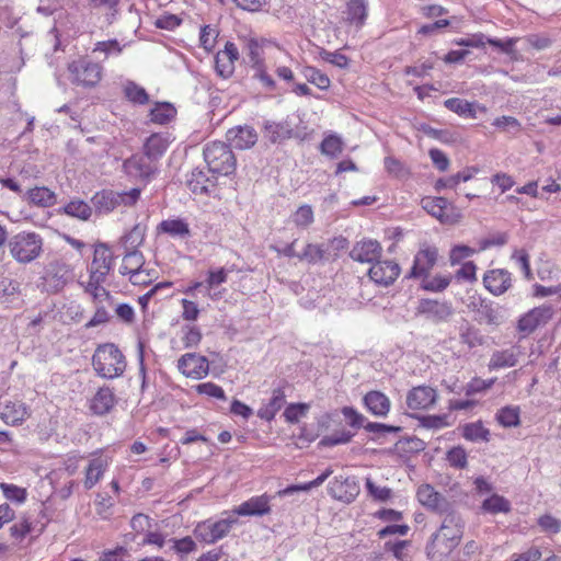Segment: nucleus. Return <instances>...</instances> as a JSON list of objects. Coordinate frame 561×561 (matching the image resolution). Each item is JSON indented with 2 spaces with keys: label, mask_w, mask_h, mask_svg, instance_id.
I'll use <instances>...</instances> for the list:
<instances>
[{
  "label": "nucleus",
  "mask_w": 561,
  "mask_h": 561,
  "mask_svg": "<svg viewBox=\"0 0 561 561\" xmlns=\"http://www.w3.org/2000/svg\"><path fill=\"white\" fill-rule=\"evenodd\" d=\"M444 105L447 110L458 114L461 117L466 118H476L477 112L476 108L478 107L482 112H485L486 108L484 106H479L478 104L473 102H469L463 99L459 98H450L445 100Z\"/></svg>",
  "instance_id": "nucleus-31"
},
{
  "label": "nucleus",
  "mask_w": 561,
  "mask_h": 561,
  "mask_svg": "<svg viewBox=\"0 0 561 561\" xmlns=\"http://www.w3.org/2000/svg\"><path fill=\"white\" fill-rule=\"evenodd\" d=\"M328 490L334 499L352 503L359 494L360 488L355 477H335L330 481Z\"/></svg>",
  "instance_id": "nucleus-11"
},
{
  "label": "nucleus",
  "mask_w": 561,
  "mask_h": 561,
  "mask_svg": "<svg viewBox=\"0 0 561 561\" xmlns=\"http://www.w3.org/2000/svg\"><path fill=\"white\" fill-rule=\"evenodd\" d=\"M422 208L430 215L438 219L442 224H457L461 214L445 197H424L421 201Z\"/></svg>",
  "instance_id": "nucleus-8"
},
{
  "label": "nucleus",
  "mask_w": 561,
  "mask_h": 561,
  "mask_svg": "<svg viewBox=\"0 0 561 561\" xmlns=\"http://www.w3.org/2000/svg\"><path fill=\"white\" fill-rule=\"evenodd\" d=\"M293 126L288 119L282 122L264 121L262 134L271 144H279L293 137Z\"/></svg>",
  "instance_id": "nucleus-24"
},
{
  "label": "nucleus",
  "mask_w": 561,
  "mask_h": 561,
  "mask_svg": "<svg viewBox=\"0 0 561 561\" xmlns=\"http://www.w3.org/2000/svg\"><path fill=\"white\" fill-rule=\"evenodd\" d=\"M492 125L508 134H517L522 130L520 123L513 116L503 115L501 117H496Z\"/></svg>",
  "instance_id": "nucleus-62"
},
{
  "label": "nucleus",
  "mask_w": 561,
  "mask_h": 561,
  "mask_svg": "<svg viewBox=\"0 0 561 561\" xmlns=\"http://www.w3.org/2000/svg\"><path fill=\"white\" fill-rule=\"evenodd\" d=\"M169 542L172 543L170 550L181 557L197 551V543L191 536H185L180 539L171 538L169 539Z\"/></svg>",
  "instance_id": "nucleus-51"
},
{
  "label": "nucleus",
  "mask_w": 561,
  "mask_h": 561,
  "mask_svg": "<svg viewBox=\"0 0 561 561\" xmlns=\"http://www.w3.org/2000/svg\"><path fill=\"white\" fill-rule=\"evenodd\" d=\"M26 198L31 204L41 207H50L55 204L56 195L45 186L34 187L27 191Z\"/></svg>",
  "instance_id": "nucleus-36"
},
{
  "label": "nucleus",
  "mask_w": 561,
  "mask_h": 561,
  "mask_svg": "<svg viewBox=\"0 0 561 561\" xmlns=\"http://www.w3.org/2000/svg\"><path fill=\"white\" fill-rule=\"evenodd\" d=\"M245 56L249 67L265 61L263 58V47L255 38L248 39L245 44Z\"/></svg>",
  "instance_id": "nucleus-59"
},
{
  "label": "nucleus",
  "mask_w": 561,
  "mask_h": 561,
  "mask_svg": "<svg viewBox=\"0 0 561 561\" xmlns=\"http://www.w3.org/2000/svg\"><path fill=\"white\" fill-rule=\"evenodd\" d=\"M304 78L320 90H328L331 85L330 78L312 66H305L301 70Z\"/></svg>",
  "instance_id": "nucleus-46"
},
{
  "label": "nucleus",
  "mask_w": 561,
  "mask_h": 561,
  "mask_svg": "<svg viewBox=\"0 0 561 561\" xmlns=\"http://www.w3.org/2000/svg\"><path fill=\"white\" fill-rule=\"evenodd\" d=\"M30 414V408L20 400L10 399L0 403V417L9 425L21 424Z\"/></svg>",
  "instance_id": "nucleus-19"
},
{
  "label": "nucleus",
  "mask_w": 561,
  "mask_h": 561,
  "mask_svg": "<svg viewBox=\"0 0 561 561\" xmlns=\"http://www.w3.org/2000/svg\"><path fill=\"white\" fill-rule=\"evenodd\" d=\"M332 473H333V470L331 468H328L323 473H321L314 480L304 483V484H299V485H296V484L289 485L283 490H279L278 492H276V494L279 497H285V496L291 495L298 491H309L313 488L320 486Z\"/></svg>",
  "instance_id": "nucleus-39"
},
{
  "label": "nucleus",
  "mask_w": 561,
  "mask_h": 561,
  "mask_svg": "<svg viewBox=\"0 0 561 561\" xmlns=\"http://www.w3.org/2000/svg\"><path fill=\"white\" fill-rule=\"evenodd\" d=\"M354 435L355 433L350 431H337L330 435L323 436L319 442V445L323 447H333L341 444H347L352 440Z\"/></svg>",
  "instance_id": "nucleus-60"
},
{
  "label": "nucleus",
  "mask_w": 561,
  "mask_h": 561,
  "mask_svg": "<svg viewBox=\"0 0 561 561\" xmlns=\"http://www.w3.org/2000/svg\"><path fill=\"white\" fill-rule=\"evenodd\" d=\"M381 245L376 240H363L357 242L350 252V256L360 263L377 262L381 256Z\"/></svg>",
  "instance_id": "nucleus-22"
},
{
  "label": "nucleus",
  "mask_w": 561,
  "mask_h": 561,
  "mask_svg": "<svg viewBox=\"0 0 561 561\" xmlns=\"http://www.w3.org/2000/svg\"><path fill=\"white\" fill-rule=\"evenodd\" d=\"M123 171L131 181L147 184L157 173L158 167L145 154L136 153L123 162Z\"/></svg>",
  "instance_id": "nucleus-7"
},
{
  "label": "nucleus",
  "mask_w": 561,
  "mask_h": 561,
  "mask_svg": "<svg viewBox=\"0 0 561 561\" xmlns=\"http://www.w3.org/2000/svg\"><path fill=\"white\" fill-rule=\"evenodd\" d=\"M365 486L368 495L377 502H387L392 496V490L388 486L377 485L371 478L367 477L365 480Z\"/></svg>",
  "instance_id": "nucleus-53"
},
{
  "label": "nucleus",
  "mask_w": 561,
  "mask_h": 561,
  "mask_svg": "<svg viewBox=\"0 0 561 561\" xmlns=\"http://www.w3.org/2000/svg\"><path fill=\"white\" fill-rule=\"evenodd\" d=\"M203 156L209 173L217 176H229L234 173L237 159L229 145L222 141L206 144Z\"/></svg>",
  "instance_id": "nucleus-1"
},
{
  "label": "nucleus",
  "mask_w": 561,
  "mask_h": 561,
  "mask_svg": "<svg viewBox=\"0 0 561 561\" xmlns=\"http://www.w3.org/2000/svg\"><path fill=\"white\" fill-rule=\"evenodd\" d=\"M222 515L226 517L218 520L206 519L197 523L193 529L195 538L201 542L213 545L228 536L230 530L238 523V519L231 512H224Z\"/></svg>",
  "instance_id": "nucleus-5"
},
{
  "label": "nucleus",
  "mask_w": 561,
  "mask_h": 561,
  "mask_svg": "<svg viewBox=\"0 0 561 561\" xmlns=\"http://www.w3.org/2000/svg\"><path fill=\"white\" fill-rule=\"evenodd\" d=\"M453 314L454 307L451 302L446 300L423 298L416 307V316H421L435 324L448 321Z\"/></svg>",
  "instance_id": "nucleus-9"
},
{
  "label": "nucleus",
  "mask_w": 561,
  "mask_h": 561,
  "mask_svg": "<svg viewBox=\"0 0 561 561\" xmlns=\"http://www.w3.org/2000/svg\"><path fill=\"white\" fill-rule=\"evenodd\" d=\"M169 147V140L161 134H152L144 144V153L150 160L157 161L165 153Z\"/></svg>",
  "instance_id": "nucleus-30"
},
{
  "label": "nucleus",
  "mask_w": 561,
  "mask_h": 561,
  "mask_svg": "<svg viewBox=\"0 0 561 561\" xmlns=\"http://www.w3.org/2000/svg\"><path fill=\"white\" fill-rule=\"evenodd\" d=\"M367 411L376 417H386L391 409L390 399L381 391L371 390L363 397Z\"/></svg>",
  "instance_id": "nucleus-26"
},
{
  "label": "nucleus",
  "mask_w": 561,
  "mask_h": 561,
  "mask_svg": "<svg viewBox=\"0 0 561 561\" xmlns=\"http://www.w3.org/2000/svg\"><path fill=\"white\" fill-rule=\"evenodd\" d=\"M417 501L427 510L445 514L450 510L448 500L437 492L431 484H422L416 492Z\"/></svg>",
  "instance_id": "nucleus-15"
},
{
  "label": "nucleus",
  "mask_w": 561,
  "mask_h": 561,
  "mask_svg": "<svg viewBox=\"0 0 561 561\" xmlns=\"http://www.w3.org/2000/svg\"><path fill=\"white\" fill-rule=\"evenodd\" d=\"M293 222L301 229L308 228L314 220L310 205H301L291 216Z\"/></svg>",
  "instance_id": "nucleus-61"
},
{
  "label": "nucleus",
  "mask_w": 561,
  "mask_h": 561,
  "mask_svg": "<svg viewBox=\"0 0 561 561\" xmlns=\"http://www.w3.org/2000/svg\"><path fill=\"white\" fill-rule=\"evenodd\" d=\"M450 282V275H435L433 277L427 275L422 278L421 288L426 291L440 293L449 286Z\"/></svg>",
  "instance_id": "nucleus-48"
},
{
  "label": "nucleus",
  "mask_w": 561,
  "mask_h": 561,
  "mask_svg": "<svg viewBox=\"0 0 561 561\" xmlns=\"http://www.w3.org/2000/svg\"><path fill=\"white\" fill-rule=\"evenodd\" d=\"M9 249L12 257L19 263H31L43 251V238L36 232L22 231L9 240Z\"/></svg>",
  "instance_id": "nucleus-3"
},
{
  "label": "nucleus",
  "mask_w": 561,
  "mask_h": 561,
  "mask_svg": "<svg viewBox=\"0 0 561 561\" xmlns=\"http://www.w3.org/2000/svg\"><path fill=\"white\" fill-rule=\"evenodd\" d=\"M123 91L125 98L134 104L145 105L149 103V94L142 87L137 84L135 81H126Z\"/></svg>",
  "instance_id": "nucleus-42"
},
{
  "label": "nucleus",
  "mask_w": 561,
  "mask_h": 561,
  "mask_svg": "<svg viewBox=\"0 0 561 561\" xmlns=\"http://www.w3.org/2000/svg\"><path fill=\"white\" fill-rule=\"evenodd\" d=\"M465 523L461 516L455 512H447L437 534L443 535L455 545H459L463 535Z\"/></svg>",
  "instance_id": "nucleus-25"
},
{
  "label": "nucleus",
  "mask_w": 561,
  "mask_h": 561,
  "mask_svg": "<svg viewBox=\"0 0 561 561\" xmlns=\"http://www.w3.org/2000/svg\"><path fill=\"white\" fill-rule=\"evenodd\" d=\"M346 20L356 27H362L368 16V2L366 0H350L346 5Z\"/></svg>",
  "instance_id": "nucleus-33"
},
{
  "label": "nucleus",
  "mask_w": 561,
  "mask_h": 561,
  "mask_svg": "<svg viewBox=\"0 0 561 561\" xmlns=\"http://www.w3.org/2000/svg\"><path fill=\"white\" fill-rule=\"evenodd\" d=\"M239 49L232 42H226L222 50L215 56L216 73L222 79L230 78L234 72V62L239 59Z\"/></svg>",
  "instance_id": "nucleus-16"
},
{
  "label": "nucleus",
  "mask_w": 561,
  "mask_h": 561,
  "mask_svg": "<svg viewBox=\"0 0 561 561\" xmlns=\"http://www.w3.org/2000/svg\"><path fill=\"white\" fill-rule=\"evenodd\" d=\"M478 316L480 322H485L491 325H499L501 323L499 312L491 304L482 302L478 309Z\"/></svg>",
  "instance_id": "nucleus-64"
},
{
  "label": "nucleus",
  "mask_w": 561,
  "mask_h": 561,
  "mask_svg": "<svg viewBox=\"0 0 561 561\" xmlns=\"http://www.w3.org/2000/svg\"><path fill=\"white\" fill-rule=\"evenodd\" d=\"M482 510L491 514L508 513L511 503L505 497L493 494L483 501Z\"/></svg>",
  "instance_id": "nucleus-50"
},
{
  "label": "nucleus",
  "mask_w": 561,
  "mask_h": 561,
  "mask_svg": "<svg viewBox=\"0 0 561 561\" xmlns=\"http://www.w3.org/2000/svg\"><path fill=\"white\" fill-rule=\"evenodd\" d=\"M438 259V250L435 247H425L417 251L409 277L424 278L430 275Z\"/></svg>",
  "instance_id": "nucleus-17"
},
{
  "label": "nucleus",
  "mask_w": 561,
  "mask_h": 561,
  "mask_svg": "<svg viewBox=\"0 0 561 561\" xmlns=\"http://www.w3.org/2000/svg\"><path fill=\"white\" fill-rule=\"evenodd\" d=\"M321 153L336 158L343 151V141L336 135L325 137L320 145Z\"/></svg>",
  "instance_id": "nucleus-56"
},
{
  "label": "nucleus",
  "mask_w": 561,
  "mask_h": 561,
  "mask_svg": "<svg viewBox=\"0 0 561 561\" xmlns=\"http://www.w3.org/2000/svg\"><path fill=\"white\" fill-rule=\"evenodd\" d=\"M159 233H165L172 238L185 239L191 236L188 224L181 218L162 220L158 227Z\"/></svg>",
  "instance_id": "nucleus-32"
},
{
  "label": "nucleus",
  "mask_w": 561,
  "mask_h": 561,
  "mask_svg": "<svg viewBox=\"0 0 561 561\" xmlns=\"http://www.w3.org/2000/svg\"><path fill=\"white\" fill-rule=\"evenodd\" d=\"M62 213L73 218L88 220L92 215V207L82 199H72L62 207Z\"/></svg>",
  "instance_id": "nucleus-41"
},
{
  "label": "nucleus",
  "mask_w": 561,
  "mask_h": 561,
  "mask_svg": "<svg viewBox=\"0 0 561 561\" xmlns=\"http://www.w3.org/2000/svg\"><path fill=\"white\" fill-rule=\"evenodd\" d=\"M92 366L102 378L113 379L124 373L126 365L119 348L112 343H106L95 350Z\"/></svg>",
  "instance_id": "nucleus-2"
},
{
  "label": "nucleus",
  "mask_w": 561,
  "mask_h": 561,
  "mask_svg": "<svg viewBox=\"0 0 561 561\" xmlns=\"http://www.w3.org/2000/svg\"><path fill=\"white\" fill-rule=\"evenodd\" d=\"M401 268L393 260H378L368 270L369 278L377 285L388 287L399 277Z\"/></svg>",
  "instance_id": "nucleus-10"
},
{
  "label": "nucleus",
  "mask_w": 561,
  "mask_h": 561,
  "mask_svg": "<svg viewBox=\"0 0 561 561\" xmlns=\"http://www.w3.org/2000/svg\"><path fill=\"white\" fill-rule=\"evenodd\" d=\"M462 436L470 442H489L490 432L485 428L481 421L466 424L463 426Z\"/></svg>",
  "instance_id": "nucleus-47"
},
{
  "label": "nucleus",
  "mask_w": 561,
  "mask_h": 561,
  "mask_svg": "<svg viewBox=\"0 0 561 561\" xmlns=\"http://www.w3.org/2000/svg\"><path fill=\"white\" fill-rule=\"evenodd\" d=\"M552 316L553 309L550 305L536 307L519 318L517 329L519 332L528 335L538 327L545 325Z\"/></svg>",
  "instance_id": "nucleus-13"
},
{
  "label": "nucleus",
  "mask_w": 561,
  "mask_h": 561,
  "mask_svg": "<svg viewBox=\"0 0 561 561\" xmlns=\"http://www.w3.org/2000/svg\"><path fill=\"white\" fill-rule=\"evenodd\" d=\"M325 250L320 244L308 243L297 259L309 264H316L324 257Z\"/></svg>",
  "instance_id": "nucleus-58"
},
{
  "label": "nucleus",
  "mask_w": 561,
  "mask_h": 561,
  "mask_svg": "<svg viewBox=\"0 0 561 561\" xmlns=\"http://www.w3.org/2000/svg\"><path fill=\"white\" fill-rule=\"evenodd\" d=\"M117 403L114 390L104 386L98 389L89 402V410L92 414L103 416L108 414Z\"/></svg>",
  "instance_id": "nucleus-18"
},
{
  "label": "nucleus",
  "mask_w": 561,
  "mask_h": 561,
  "mask_svg": "<svg viewBox=\"0 0 561 561\" xmlns=\"http://www.w3.org/2000/svg\"><path fill=\"white\" fill-rule=\"evenodd\" d=\"M145 240V227L137 224L129 232L122 237V245L125 251H138L137 248L142 244Z\"/></svg>",
  "instance_id": "nucleus-44"
},
{
  "label": "nucleus",
  "mask_w": 561,
  "mask_h": 561,
  "mask_svg": "<svg viewBox=\"0 0 561 561\" xmlns=\"http://www.w3.org/2000/svg\"><path fill=\"white\" fill-rule=\"evenodd\" d=\"M20 301L19 284L11 279L0 280V302L7 307L16 305Z\"/></svg>",
  "instance_id": "nucleus-37"
},
{
  "label": "nucleus",
  "mask_w": 561,
  "mask_h": 561,
  "mask_svg": "<svg viewBox=\"0 0 561 561\" xmlns=\"http://www.w3.org/2000/svg\"><path fill=\"white\" fill-rule=\"evenodd\" d=\"M364 430L369 433H373L375 436L371 437V439L379 442L381 444V438L386 437L388 434L400 432L401 427L367 421Z\"/></svg>",
  "instance_id": "nucleus-52"
},
{
  "label": "nucleus",
  "mask_w": 561,
  "mask_h": 561,
  "mask_svg": "<svg viewBox=\"0 0 561 561\" xmlns=\"http://www.w3.org/2000/svg\"><path fill=\"white\" fill-rule=\"evenodd\" d=\"M278 496L277 494L274 495ZM273 496L264 493L262 495L252 496L249 500L242 502L240 505L236 506L231 514L238 516H247V517H262L268 515L272 511L271 500Z\"/></svg>",
  "instance_id": "nucleus-12"
},
{
  "label": "nucleus",
  "mask_w": 561,
  "mask_h": 561,
  "mask_svg": "<svg viewBox=\"0 0 561 561\" xmlns=\"http://www.w3.org/2000/svg\"><path fill=\"white\" fill-rule=\"evenodd\" d=\"M341 412L351 427L355 430L365 428L367 419L353 407H343Z\"/></svg>",
  "instance_id": "nucleus-63"
},
{
  "label": "nucleus",
  "mask_w": 561,
  "mask_h": 561,
  "mask_svg": "<svg viewBox=\"0 0 561 561\" xmlns=\"http://www.w3.org/2000/svg\"><path fill=\"white\" fill-rule=\"evenodd\" d=\"M457 547L443 535L434 533L426 545V556L431 561H442Z\"/></svg>",
  "instance_id": "nucleus-28"
},
{
  "label": "nucleus",
  "mask_w": 561,
  "mask_h": 561,
  "mask_svg": "<svg viewBox=\"0 0 561 561\" xmlns=\"http://www.w3.org/2000/svg\"><path fill=\"white\" fill-rule=\"evenodd\" d=\"M459 339L460 342L468 345L469 348L480 346L484 342V337L480 333V330L468 322L460 327Z\"/></svg>",
  "instance_id": "nucleus-43"
},
{
  "label": "nucleus",
  "mask_w": 561,
  "mask_h": 561,
  "mask_svg": "<svg viewBox=\"0 0 561 561\" xmlns=\"http://www.w3.org/2000/svg\"><path fill=\"white\" fill-rule=\"evenodd\" d=\"M114 266V256L105 243H99L94 248L93 259L89 268L111 272Z\"/></svg>",
  "instance_id": "nucleus-34"
},
{
  "label": "nucleus",
  "mask_w": 561,
  "mask_h": 561,
  "mask_svg": "<svg viewBox=\"0 0 561 561\" xmlns=\"http://www.w3.org/2000/svg\"><path fill=\"white\" fill-rule=\"evenodd\" d=\"M178 368L188 378L202 379L208 375L209 363L205 356L186 353L179 358Z\"/></svg>",
  "instance_id": "nucleus-14"
},
{
  "label": "nucleus",
  "mask_w": 561,
  "mask_h": 561,
  "mask_svg": "<svg viewBox=\"0 0 561 561\" xmlns=\"http://www.w3.org/2000/svg\"><path fill=\"white\" fill-rule=\"evenodd\" d=\"M145 264V257L139 251H125L123 263L119 267L122 275H128L138 272Z\"/></svg>",
  "instance_id": "nucleus-40"
},
{
  "label": "nucleus",
  "mask_w": 561,
  "mask_h": 561,
  "mask_svg": "<svg viewBox=\"0 0 561 561\" xmlns=\"http://www.w3.org/2000/svg\"><path fill=\"white\" fill-rule=\"evenodd\" d=\"M71 83L83 88H93L102 79L103 68L87 58H79L68 65Z\"/></svg>",
  "instance_id": "nucleus-6"
},
{
  "label": "nucleus",
  "mask_w": 561,
  "mask_h": 561,
  "mask_svg": "<svg viewBox=\"0 0 561 561\" xmlns=\"http://www.w3.org/2000/svg\"><path fill=\"white\" fill-rule=\"evenodd\" d=\"M437 399L436 390L427 386L411 389L407 396V405L411 410H425L431 408Z\"/></svg>",
  "instance_id": "nucleus-23"
},
{
  "label": "nucleus",
  "mask_w": 561,
  "mask_h": 561,
  "mask_svg": "<svg viewBox=\"0 0 561 561\" xmlns=\"http://www.w3.org/2000/svg\"><path fill=\"white\" fill-rule=\"evenodd\" d=\"M217 185V175H208L204 170L196 168L187 179V186L195 195H207Z\"/></svg>",
  "instance_id": "nucleus-27"
},
{
  "label": "nucleus",
  "mask_w": 561,
  "mask_h": 561,
  "mask_svg": "<svg viewBox=\"0 0 561 561\" xmlns=\"http://www.w3.org/2000/svg\"><path fill=\"white\" fill-rule=\"evenodd\" d=\"M141 190L138 187L125 192L102 190L93 195L91 203L99 214H110L121 205L126 207L134 206L138 202Z\"/></svg>",
  "instance_id": "nucleus-4"
},
{
  "label": "nucleus",
  "mask_w": 561,
  "mask_h": 561,
  "mask_svg": "<svg viewBox=\"0 0 561 561\" xmlns=\"http://www.w3.org/2000/svg\"><path fill=\"white\" fill-rule=\"evenodd\" d=\"M540 531L551 537L561 531V519L551 514H543L537 519Z\"/></svg>",
  "instance_id": "nucleus-54"
},
{
  "label": "nucleus",
  "mask_w": 561,
  "mask_h": 561,
  "mask_svg": "<svg viewBox=\"0 0 561 561\" xmlns=\"http://www.w3.org/2000/svg\"><path fill=\"white\" fill-rule=\"evenodd\" d=\"M517 362V355L512 350L496 351L490 358L489 367L491 369L513 367Z\"/></svg>",
  "instance_id": "nucleus-45"
},
{
  "label": "nucleus",
  "mask_w": 561,
  "mask_h": 561,
  "mask_svg": "<svg viewBox=\"0 0 561 561\" xmlns=\"http://www.w3.org/2000/svg\"><path fill=\"white\" fill-rule=\"evenodd\" d=\"M0 490L3 493V496L11 502L22 504L26 501L27 491L24 488L18 486L15 484L1 482Z\"/></svg>",
  "instance_id": "nucleus-55"
},
{
  "label": "nucleus",
  "mask_w": 561,
  "mask_h": 561,
  "mask_svg": "<svg viewBox=\"0 0 561 561\" xmlns=\"http://www.w3.org/2000/svg\"><path fill=\"white\" fill-rule=\"evenodd\" d=\"M175 107L168 102L156 103L149 113L150 121L160 125L168 124L175 117Z\"/></svg>",
  "instance_id": "nucleus-35"
},
{
  "label": "nucleus",
  "mask_w": 561,
  "mask_h": 561,
  "mask_svg": "<svg viewBox=\"0 0 561 561\" xmlns=\"http://www.w3.org/2000/svg\"><path fill=\"white\" fill-rule=\"evenodd\" d=\"M483 285L492 295L501 296L512 286V274L504 268L486 271Z\"/></svg>",
  "instance_id": "nucleus-20"
},
{
  "label": "nucleus",
  "mask_w": 561,
  "mask_h": 561,
  "mask_svg": "<svg viewBox=\"0 0 561 561\" xmlns=\"http://www.w3.org/2000/svg\"><path fill=\"white\" fill-rule=\"evenodd\" d=\"M250 68L252 70V78L257 80L265 90H276V82L273 79V77L267 72L265 61L253 65Z\"/></svg>",
  "instance_id": "nucleus-49"
},
{
  "label": "nucleus",
  "mask_w": 561,
  "mask_h": 561,
  "mask_svg": "<svg viewBox=\"0 0 561 561\" xmlns=\"http://www.w3.org/2000/svg\"><path fill=\"white\" fill-rule=\"evenodd\" d=\"M105 471V462L102 458H93L89 461L85 469L84 488L92 489L103 477Z\"/></svg>",
  "instance_id": "nucleus-38"
},
{
  "label": "nucleus",
  "mask_w": 561,
  "mask_h": 561,
  "mask_svg": "<svg viewBox=\"0 0 561 561\" xmlns=\"http://www.w3.org/2000/svg\"><path fill=\"white\" fill-rule=\"evenodd\" d=\"M497 422L504 427H513L519 424V409L517 407L502 408L496 414Z\"/></svg>",
  "instance_id": "nucleus-57"
},
{
  "label": "nucleus",
  "mask_w": 561,
  "mask_h": 561,
  "mask_svg": "<svg viewBox=\"0 0 561 561\" xmlns=\"http://www.w3.org/2000/svg\"><path fill=\"white\" fill-rule=\"evenodd\" d=\"M257 137L256 130L250 125L232 127L226 134L229 146L240 150L253 147L257 141Z\"/></svg>",
  "instance_id": "nucleus-21"
},
{
  "label": "nucleus",
  "mask_w": 561,
  "mask_h": 561,
  "mask_svg": "<svg viewBox=\"0 0 561 561\" xmlns=\"http://www.w3.org/2000/svg\"><path fill=\"white\" fill-rule=\"evenodd\" d=\"M286 403V394L283 388H276L272 391V397L270 400L262 404V407L257 410V416L267 422L272 421L277 412L284 407Z\"/></svg>",
  "instance_id": "nucleus-29"
}]
</instances>
